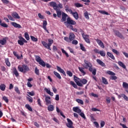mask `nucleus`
Wrapping results in <instances>:
<instances>
[{"label":"nucleus","mask_w":128,"mask_h":128,"mask_svg":"<svg viewBox=\"0 0 128 128\" xmlns=\"http://www.w3.org/2000/svg\"><path fill=\"white\" fill-rule=\"evenodd\" d=\"M64 24H66V28L72 30L74 32H78V29L76 28H74V26H74V24H76V22L72 20V18H70L68 17L67 18V21L64 22Z\"/></svg>","instance_id":"obj_1"},{"label":"nucleus","mask_w":128,"mask_h":128,"mask_svg":"<svg viewBox=\"0 0 128 128\" xmlns=\"http://www.w3.org/2000/svg\"><path fill=\"white\" fill-rule=\"evenodd\" d=\"M84 68H88L89 72H92L93 76H96V68H92V63L88 60H84Z\"/></svg>","instance_id":"obj_2"},{"label":"nucleus","mask_w":128,"mask_h":128,"mask_svg":"<svg viewBox=\"0 0 128 128\" xmlns=\"http://www.w3.org/2000/svg\"><path fill=\"white\" fill-rule=\"evenodd\" d=\"M18 68L19 72L26 74L30 70V68L26 64L18 65Z\"/></svg>","instance_id":"obj_3"},{"label":"nucleus","mask_w":128,"mask_h":128,"mask_svg":"<svg viewBox=\"0 0 128 128\" xmlns=\"http://www.w3.org/2000/svg\"><path fill=\"white\" fill-rule=\"evenodd\" d=\"M106 74H109V76H110V80H118V77L116 76V73L112 72V71L110 70H108L106 72Z\"/></svg>","instance_id":"obj_4"},{"label":"nucleus","mask_w":128,"mask_h":128,"mask_svg":"<svg viewBox=\"0 0 128 128\" xmlns=\"http://www.w3.org/2000/svg\"><path fill=\"white\" fill-rule=\"evenodd\" d=\"M18 38L19 40H18V42L20 44V46H24V42L26 44L28 42V41L22 36H20L18 37Z\"/></svg>","instance_id":"obj_5"},{"label":"nucleus","mask_w":128,"mask_h":128,"mask_svg":"<svg viewBox=\"0 0 128 128\" xmlns=\"http://www.w3.org/2000/svg\"><path fill=\"white\" fill-rule=\"evenodd\" d=\"M74 82L76 84L77 86H82L83 85L82 83H80V78H78L75 75L74 76Z\"/></svg>","instance_id":"obj_6"},{"label":"nucleus","mask_w":128,"mask_h":128,"mask_svg":"<svg viewBox=\"0 0 128 128\" xmlns=\"http://www.w3.org/2000/svg\"><path fill=\"white\" fill-rule=\"evenodd\" d=\"M82 36L84 40H85L87 44H90V36L86 34H84V33L82 34Z\"/></svg>","instance_id":"obj_7"},{"label":"nucleus","mask_w":128,"mask_h":128,"mask_svg":"<svg viewBox=\"0 0 128 128\" xmlns=\"http://www.w3.org/2000/svg\"><path fill=\"white\" fill-rule=\"evenodd\" d=\"M66 120L68 122V123L66 124L67 128H74V127L73 126L74 122H72V120H70V119L68 118Z\"/></svg>","instance_id":"obj_8"},{"label":"nucleus","mask_w":128,"mask_h":128,"mask_svg":"<svg viewBox=\"0 0 128 128\" xmlns=\"http://www.w3.org/2000/svg\"><path fill=\"white\" fill-rule=\"evenodd\" d=\"M114 33L115 34V36H118V38H121V40H124V36L122 34V33L120 32V31L114 30Z\"/></svg>","instance_id":"obj_9"},{"label":"nucleus","mask_w":128,"mask_h":128,"mask_svg":"<svg viewBox=\"0 0 128 128\" xmlns=\"http://www.w3.org/2000/svg\"><path fill=\"white\" fill-rule=\"evenodd\" d=\"M46 26H48V22L46 20H44L43 21V24H42V28L48 34H50V32H48V30L46 29Z\"/></svg>","instance_id":"obj_10"},{"label":"nucleus","mask_w":128,"mask_h":128,"mask_svg":"<svg viewBox=\"0 0 128 128\" xmlns=\"http://www.w3.org/2000/svg\"><path fill=\"white\" fill-rule=\"evenodd\" d=\"M45 102H46V106L50 104H52V102L50 101V96H46L45 98Z\"/></svg>","instance_id":"obj_11"},{"label":"nucleus","mask_w":128,"mask_h":128,"mask_svg":"<svg viewBox=\"0 0 128 128\" xmlns=\"http://www.w3.org/2000/svg\"><path fill=\"white\" fill-rule=\"evenodd\" d=\"M41 42L44 48H48V50H52V48H50V47H48V44L46 43V42L44 41H42Z\"/></svg>","instance_id":"obj_12"},{"label":"nucleus","mask_w":128,"mask_h":128,"mask_svg":"<svg viewBox=\"0 0 128 128\" xmlns=\"http://www.w3.org/2000/svg\"><path fill=\"white\" fill-rule=\"evenodd\" d=\"M11 24H12V26L16 28H22V26H20V24H18L16 22H12Z\"/></svg>","instance_id":"obj_13"},{"label":"nucleus","mask_w":128,"mask_h":128,"mask_svg":"<svg viewBox=\"0 0 128 128\" xmlns=\"http://www.w3.org/2000/svg\"><path fill=\"white\" fill-rule=\"evenodd\" d=\"M49 4H50V6H52L55 10H58V6H56V3L55 2H50Z\"/></svg>","instance_id":"obj_14"},{"label":"nucleus","mask_w":128,"mask_h":128,"mask_svg":"<svg viewBox=\"0 0 128 128\" xmlns=\"http://www.w3.org/2000/svg\"><path fill=\"white\" fill-rule=\"evenodd\" d=\"M96 42L100 46V48H104V43L102 42L101 40L97 39L96 40Z\"/></svg>","instance_id":"obj_15"},{"label":"nucleus","mask_w":128,"mask_h":128,"mask_svg":"<svg viewBox=\"0 0 128 128\" xmlns=\"http://www.w3.org/2000/svg\"><path fill=\"white\" fill-rule=\"evenodd\" d=\"M69 38L71 42H72L76 38V35L72 32H70L69 34Z\"/></svg>","instance_id":"obj_16"},{"label":"nucleus","mask_w":128,"mask_h":128,"mask_svg":"<svg viewBox=\"0 0 128 128\" xmlns=\"http://www.w3.org/2000/svg\"><path fill=\"white\" fill-rule=\"evenodd\" d=\"M71 14H72L74 18H75V20H78V12H73L72 11V12H70Z\"/></svg>","instance_id":"obj_17"},{"label":"nucleus","mask_w":128,"mask_h":128,"mask_svg":"<svg viewBox=\"0 0 128 128\" xmlns=\"http://www.w3.org/2000/svg\"><path fill=\"white\" fill-rule=\"evenodd\" d=\"M72 110L74 112H77L78 114L82 112V110L80 109V108H78V106L74 107L72 108Z\"/></svg>","instance_id":"obj_18"},{"label":"nucleus","mask_w":128,"mask_h":128,"mask_svg":"<svg viewBox=\"0 0 128 128\" xmlns=\"http://www.w3.org/2000/svg\"><path fill=\"white\" fill-rule=\"evenodd\" d=\"M96 62H98V64L100 66H103V67L106 66V64H104V62L102 61V60L100 59L96 60Z\"/></svg>","instance_id":"obj_19"},{"label":"nucleus","mask_w":128,"mask_h":128,"mask_svg":"<svg viewBox=\"0 0 128 128\" xmlns=\"http://www.w3.org/2000/svg\"><path fill=\"white\" fill-rule=\"evenodd\" d=\"M56 68H57V70H58V72H61V74H64V76H66V72H64V70L62 68L58 66H56Z\"/></svg>","instance_id":"obj_20"},{"label":"nucleus","mask_w":128,"mask_h":128,"mask_svg":"<svg viewBox=\"0 0 128 128\" xmlns=\"http://www.w3.org/2000/svg\"><path fill=\"white\" fill-rule=\"evenodd\" d=\"M80 72H81V74H82V76H85L86 74V72H84V68H82V67H79L78 68Z\"/></svg>","instance_id":"obj_21"},{"label":"nucleus","mask_w":128,"mask_h":128,"mask_svg":"<svg viewBox=\"0 0 128 128\" xmlns=\"http://www.w3.org/2000/svg\"><path fill=\"white\" fill-rule=\"evenodd\" d=\"M106 54L109 58H110L112 60H116L114 56V54H112L110 53V52H107Z\"/></svg>","instance_id":"obj_22"},{"label":"nucleus","mask_w":128,"mask_h":128,"mask_svg":"<svg viewBox=\"0 0 128 128\" xmlns=\"http://www.w3.org/2000/svg\"><path fill=\"white\" fill-rule=\"evenodd\" d=\"M12 16L14 18H20V16H18V13L16 12H13L12 14Z\"/></svg>","instance_id":"obj_23"},{"label":"nucleus","mask_w":128,"mask_h":128,"mask_svg":"<svg viewBox=\"0 0 128 128\" xmlns=\"http://www.w3.org/2000/svg\"><path fill=\"white\" fill-rule=\"evenodd\" d=\"M62 20L63 22H66V18H68V15L66 14L64 12H62Z\"/></svg>","instance_id":"obj_24"},{"label":"nucleus","mask_w":128,"mask_h":128,"mask_svg":"<svg viewBox=\"0 0 128 128\" xmlns=\"http://www.w3.org/2000/svg\"><path fill=\"white\" fill-rule=\"evenodd\" d=\"M54 110V105H49L48 106V112H53V110Z\"/></svg>","instance_id":"obj_25"},{"label":"nucleus","mask_w":128,"mask_h":128,"mask_svg":"<svg viewBox=\"0 0 128 128\" xmlns=\"http://www.w3.org/2000/svg\"><path fill=\"white\" fill-rule=\"evenodd\" d=\"M0 44H2V46H4V44H6V38H3L2 40H0Z\"/></svg>","instance_id":"obj_26"},{"label":"nucleus","mask_w":128,"mask_h":128,"mask_svg":"<svg viewBox=\"0 0 128 128\" xmlns=\"http://www.w3.org/2000/svg\"><path fill=\"white\" fill-rule=\"evenodd\" d=\"M55 10L56 11V12L57 14L58 18H60L62 16V11L58 8Z\"/></svg>","instance_id":"obj_27"},{"label":"nucleus","mask_w":128,"mask_h":128,"mask_svg":"<svg viewBox=\"0 0 128 128\" xmlns=\"http://www.w3.org/2000/svg\"><path fill=\"white\" fill-rule=\"evenodd\" d=\"M53 72L54 76H56L58 78L59 80H62V76H60V74L56 71H54Z\"/></svg>","instance_id":"obj_28"},{"label":"nucleus","mask_w":128,"mask_h":128,"mask_svg":"<svg viewBox=\"0 0 128 128\" xmlns=\"http://www.w3.org/2000/svg\"><path fill=\"white\" fill-rule=\"evenodd\" d=\"M65 10L66 12H72V9H70V7L68 6V5H66L65 6Z\"/></svg>","instance_id":"obj_29"},{"label":"nucleus","mask_w":128,"mask_h":128,"mask_svg":"<svg viewBox=\"0 0 128 128\" xmlns=\"http://www.w3.org/2000/svg\"><path fill=\"white\" fill-rule=\"evenodd\" d=\"M35 58H36V62H41V60H42V58H40V56L36 55L35 56Z\"/></svg>","instance_id":"obj_30"},{"label":"nucleus","mask_w":128,"mask_h":128,"mask_svg":"<svg viewBox=\"0 0 128 128\" xmlns=\"http://www.w3.org/2000/svg\"><path fill=\"white\" fill-rule=\"evenodd\" d=\"M13 74L16 76V78H18L20 76V74H18V72L16 70V68H14L13 70Z\"/></svg>","instance_id":"obj_31"},{"label":"nucleus","mask_w":128,"mask_h":128,"mask_svg":"<svg viewBox=\"0 0 128 128\" xmlns=\"http://www.w3.org/2000/svg\"><path fill=\"white\" fill-rule=\"evenodd\" d=\"M118 64L123 68H126V65L122 62L120 61L118 62Z\"/></svg>","instance_id":"obj_32"},{"label":"nucleus","mask_w":128,"mask_h":128,"mask_svg":"<svg viewBox=\"0 0 128 128\" xmlns=\"http://www.w3.org/2000/svg\"><path fill=\"white\" fill-rule=\"evenodd\" d=\"M0 26L3 28H8V25L6 23H2V20H0Z\"/></svg>","instance_id":"obj_33"},{"label":"nucleus","mask_w":128,"mask_h":128,"mask_svg":"<svg viewBox=\"0 0 128 128\" xmlns=\"http://www.w3.org/2000/svg\"><path fill=\"white\" fill-rule=\"evenodd\" d=\"M70 84L72 86H74V88H78V86L73 81H70Z\"/></svg>","instance_id":"obj_34"},{"label":"nucleus","mask_w":128,"mask_h":128,"mask_svg":"<svg viewBox=\"0 0 128 128\" xmlns=\"http://www.w3.org/2000/svg\"><path fill=\"white\" fill-rule=\"evenodd\" d=\"M0 90L2 92H4L6 90V85L4 84H1L0 85Z\"/></svg>","instance_id":"obj_35"},{"label":"nucleus","mask_w":128,"mask_h":128,"mask_svg":"<svg viewBox=\"0 0 128 128\" xmlns=\"http://www.w3.org/2000/svg\"><path fill=\"white\" fill-rule=\"evenodd\" d=\"M48 46L50 48L52 46V44H54V40L50 38V39L48 40Z\"/></svg>","instance_id":"obj_36"},{"label":"nucleus","mask_w":128,"mask_h":128,"mask_svg":"<svg viewBox=\"0 0 128 128\" xmlns=\"http://www.w3.org/2000/svg\"><path fill=\"white\" fill-rule=\"evenodd\" d=\"M80 82H81L82 84H86V83L88 82V80L83 78L82 80H80Z\"/></svg>","instance_id":"obj_37"},{"label":"nucleus","mask_w":128,"mask_h":128,"mask_svg":"<svg viewBox=\"0 0 128 128\" xmlns=\"http://www.w3.org/2000/svg\"><path fill=\"white\" fill-rule=\"evenodd\" d=\"M102 82L104 84H108V82L106 78H104V77H102Z\"/></svg>","instance_id":"obj_38"},{"label":"nucleus","mask_w":128,"mask_h":128,"mask_svg":"<svg viewBox=\"0 0 128 128\" xmlns=\"http://www.w3.org/2000/svg\"><path fill=\"white\" fill-rule=\"evenodd\" d=\"M98 12H100V14H106V16H108V14H109L108 12L104 10H100Z\"/></svg>","instance_id":"obj_39"},{"label":"nucleus","mask_w":128,"mask_h":128,"mask_svg":"<svg viewBox=\"0 0 128 128\" xmlns=\"http://www.w3.org/2000/svg\"><path fill=\"white\" fill-rule=\"evenodd\" d=\"M122 87L128 90V84L126 83V82H123Z\"/></svg>","instance_id":"obj_40"},{"label":"nucleus","mask_w":128,"mask_h":128,"mask_svg":"<svg viewBox=\"0 0 128 128\" xmlns=\"http://www.w3.org/2000/svg\"><path fill=\"white\" fill-rule=\"evenodd\" d=\"M76 102H78V104H82V106H83V104H84V101L82 100L76 99Z\"/></svg>","instance_id":"obj_41"},{"label":"nucleus","mask_w":128,"mask_h":128,"mask_svg":"<svg viewBox=\"0 0 128 128\" xmlns=\"http://www.w3.org/2000/svg\"><path fill=\"white\" fill-rule=\"evenodd\" d=\"M24 38L26 40H30V35H28V33L27 32L24 33Z\"/></svg>","instance_id":"obj_42"},{"label":"nucleus","mask_w":128,"mask_h":128,"mask_svg":"<svg viewBox=\"0 0 128 128\" xmlns=\"http://www.w3.org/2000/svg\"><path fill=\"white\" fill-rule=\"evenodd\" d=\"M25 106H26V108H27V110H30V112H32V107H30V104H26Z\"/></svg>","instance_id":"obj_43"},{"label":"nucleus","mask_w":128,"mask_h":128,"mask_svg":"<svg viewBox=\"0 0 128 128\" xmlns=\"http://www.w3.org/2000/svg\"><path fill=\"white\" fill-rule=\"evenodd\" d=\"M34 72L37 76H40V70L38 68V67H36L34 68Z\"/></svg>","instance_id":"obj_44"},{"label":"nucleus","mask_w":128,"mask_h":128,"mask_svg":"<svg viewBox=\"0 0 128 128\" xmlns=\"http://www.w3.org/2000/svg\"><path fill=\"white\" fill-rule=\"evenodd\" d=\"M38 64H40L42 66H43V68H44L46 66V62H44V61L43 60L40 61Z\"/></svg>","instance_id":"obj_45"},{"label":"nucleus","mask_w":128,"mask_h":128,"mask_svg":"<svg viewBox=\"0 0 128 128\" xmlns=\"http://www.w3.org/2000/svg\"><path fill=\"white\" fill-rule=\"evenodd\" d=\"M13 54H14V56H16V58H17L18 60H20V56H18V53L14 51V52H13Z\"/></svg>","instance_id":"obj_46"},{"label":"nucleus","mask_w":128,"mask_h":128,"mask_svg":"<svg viewBox=\"0 0 128 128\" xmlns=\"http://www.w3.org/2000/svg\"><path fill=\"white\" fill-rule=\"evenodd\" d=\"M5 62L8 66H10V60H8V58L5 59Z\"/></svg>","instance_id":"obj_47"},{"label":"nucleus","mask_w":128,"mask_h":128,"mask_svg":"<svg viewBox=\"0 0 128 128\" xmlns=\"http://www.w3.org/2000/svg\"><path fill=\"white\" fill-rule=\"evenodd\" d=\"M30 39L32 40V42H38V38H36V37H34L32 36H30Z\"/></svg>","instance_id":"obj_48"},{"label":"nucleus","mask_w":128,"mask_h":128,"mask_svg":"<svg viewBox=\"0 0 128 128\" xmlns=\"http://www.w3.org/2000/svg\"><path fill=\"white\" fill-rule=\"evenodd\" d=\"M74 6L76 8H82L84 6V5L80 3H75Z\"/></svg>","instance_id":"obj_49"},{"label":"nucleus","mask_w":128,"mask_h":128,"mask_svg":"<svg viewBox=\"0 0 128 128\" xmlns=\"http://www.w3.org/2000/svg\"><path fill=\"white\" fill-rule=\"evenodd\" d=\"M80 50H82L83 52H86V48L84 46V45L82 44H80Z\"/></svg>","instance_id":"obj_50"},{"label":"nucleus","mask_w":128,"mask_h":128,"mask_svg":"<svg viewBox=\"0 0 128 128\" xmlns=\"http://www.w3.org/2000/svg\"><path fill=\"white\" fill-rule=\"evenodd\" d=\"M99 54L101 56H106V52L104 50H100Z\"/></svg>","instance_id":"obj_51"},{"label":"nucleus","mask_w":128,"mask_h":128,"mask_svg":"<svg viewBox=\"0 0 128 128\" xmlns=\"http://www.w3.org/2000/svg\"><path fill=\"white\" fill-rule=\"evenodd\" d=\"M37 102L39 106H42V100H40V98H38L37 100Z\"/></svg>","instance_id":"obj_52"},{"label":"nucleus","mask_w":128,"mask_h":128,"mask_svg":"<svg viewBox=\"0 0 128 128\" xmlns=\"http://www.w3.org/2000/svg\"><path fill=\"white\" fill-rule=\"evenodd\" d=\"M64 40H65V41L66 42H72L70 39V37L65 36L64 38Z\"/></svg>","instance_id":"obj_53"},{"label":"nucleus","mask_w":128,"mask_h":128,"mask_svg":"<svg viewBox=\"0 0 128 128\" xmlns=\"http://www.w3.org/2000/svg\"><path fill=\"white\" fill-rule=\"evenodd\" d=\"M2 100H4L6 104L8 103V97L4 96L2 97Z\"/></svg>","instance_id":"obj_54"},{"label":"nucleus","mask_w":128,"mask_h":128,"mask_svg":"<svg viewBox=\"0 0 128 128\" xmlns=\"http://www.w3.org/2000/svg\"><path fill=\"white\" fill-rule=\"evenodd\" d=\"M112 52H114L116 54L117 56H118L120 54V52H118L116 50V49H112Z\"/></svg>","instance_id":"obj_55"},{"label":"nucleus","mask_w":128,"mask_h":128,"mask_svg":"<svg viewBox=\"0 0 128 128\" xmlns=\"http://www.w3.org/2000/svg\"><path fill=\"white\" fill-rule=\"evenodd\" d=\"M14 90L18 94H20V90H18V88L17 86L14 87Z\"/></svg>","instance_id":"obj_56"},{"label":"nucleus","mask_w":128,"mask_h":128,"mask_svg":"<svg viewBox=\"0 0 128 128\" xmlns=\"http://www.w3.org/2000/svg\"><path fill=\"white\" fill-rule=\"evenodd\" d=\"M100 124V128H104V124H106V122H104V120H101Z\"/></svg>","instance_id":"obj_57"},{"label":"nucleus","mask_w":128,"mask_h":128,"mask_svg":"<svg viewBox=\"0 0 128 128\" xmlns=\"http://www.w3.org/2000/svg\"><path fill=\"white\" fill-rule=\"evenodd\" d=\"M122 98H124L125 100H126V102H128V97H127V96H126V94H122Z\"/></svg>","instance_id":"obj_58"},{"label":"nucleus","mask_w":128,"mask_h":128,"mask_svg":"<svg viewBox=\"0 0 128 128\" xmlns=\"http://www.w3.org/2000/svg\"><path fill=\"white\" fill-rule=\"evenodd\" d=\"M78 44V42L76 40H72V44H74L75 46H76Z\"/></svg>","instance_id":"obj_59"},{"label":"nucleus","mask_w":128,"mask_h":128,"mask_svg":"<svg viewBox=\"0 0 128 128\" xmlns=\"http://www.w3.org/2000/svg\"><path fill=\"white\" fill-rule=\"evenodd\" d=\"M84 16L86 20H90V16H88V14L87 12H85L84 13Z\"/></svg>","instance_id":"obj_60"},{"label":"nucleus","mask_w":128,"mask_h":128,"mask_svg":"<svg viewBox=\"0 0 128 128\" xmlns=\"http://www.w3.org/2000/svg\"><path fill=\"white\" fill-rule=\"evenodd\" d=\"M91 110L92 112H100V110H98L96 108H92Z\"/></svg>","instance_id":"obj_61"},{"label":"nucleus","mask_w":128,"mask_h":128,"mask_svg":"<svg viewBox=\"0 0 128 128\" xmlns=\"http://www.w3.org/2000/svg\"><path fill=\"white\" fill-rule=\"evenodd\" d=\"M66 74L69 76H72V72L70 70L66 72Z\"/></svg>","instance_id":"obj_62"},{"label":"nucleus","mask_w":128,"mask_h":128,"mask_svg":"<svg viewBox=\"0 0 128 128\" xmlns=\"http://www.w3.org/2000/svg\"><path fill=\"white\" fill-rule=\"evenodd\" d=\"M28 94L30 96H34V91H32L31 92H28Z\"/></svg>","instance_id":"obj_63"},{"label":"nucleus","mask_w":128,"mask_h":128,"mask_svg":"<svg viewBox=\"0 0 128 128\" xmlns=\"http://www.w3.org/2000/svg\"><path fill=\"white\" fill-rule=\"evenodd\" d=\"M1 0L3 4H8L10 3V1L8 0Z\"/></svg>","instance_id":"obj_64"}]
</instances>
